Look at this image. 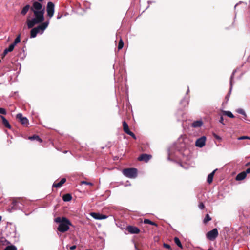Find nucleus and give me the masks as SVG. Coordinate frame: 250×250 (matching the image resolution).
<instances>
[{"mask_svg":"<svg viewBox=\"0 0 250 250\" xmlns=\"http://www.w3.org/2000/svg\"><path fill=\"white\" fill-rule=\"evenodd\" d=\"M224 119H223V117L222 116H221L220 117V120H219V122L221 124H222L223 125H225V124L224 123Z\"/></svg>","mask_w":250,"mask_h":250,"instance_id":"c9c22d12","label":"nucleus"},{"mask_svg":"<svg viewBox=\"0 0 250 250\" xmlns=\"http://www.w3.org/2000/svg\"><path fill=\"white\" fill-rule=\"evenodd\" d=\"M189 88H188V89L187 91V94H188L189 92Z\"/></svg>","mask_w":250,"mask_h":250,"instance_id":"79ce46f5","label":"nucleus"},{"mask_svg":"<svg viewBox=\"0 0 250 250\" xmlns=\"http://www.w3.org/2000/svg\"><path fill=\"white\" fill-rule=\"evenodd\" d=\"M204 207H205V206H204V204L203 203H201L199 205V208L201 209H203L204 208Z\"/></svg>","mask_w":250,"mask_h":250,"instance_id":"f704fd0d","label":"nucleus"},{"mask_svg":"<svg viewBox=\"0 0 250 250\" xmlns=\"http://www.w3.org/2000/svg\"><path fill=\"white\" fill-rule=\"evenodd\" d=\"M123 130L128 135L132 136L134 139H135L136 138L135 134L133 132H132L131 131H130L128 126V125L126 122L124 121L123 122Z\"/></svg>","mask_w":250,"mask_h":250,"instance_id":"0eeeda50","label":"nucleus"},{"mask_svg":"<svg viewBox=\"0 0 250 250\" xmlns=\"http://www.w3.org/2000/svg\"><path fill=\"white\" fill-rule=\"evenodd\" d=\"M123 174L129 178H135L137 175V170L135 168H128L123 170Z\"/></svg>","mask_w":250,"mask_h":250,"instance_id":"7ed1b4c3","label":"nucleus"},{"mask_svg":"<svg viewBox=\"0 0 250 250\" xmlns=\"http://www.w3.org/2000/svg\"><path fill=\"white\" fill-rule=\"evenodd\" d=\"M203 123L201 120L194 121L192 124V126L194 128L200 127L202 126Z\"/></svg>","mask_w":250,"mask_h":250,"instance_id":"ddd939ff","label":"nucleus"},{"mask_svg":"<svg viewBox=\"0 0 250 250\" xmlns=\"http://www.w3.org/2000/svg\"><path fill=\"white\" fill-rule=\"evenodd\" d=\"M208 250H211L209 249H208Z\"/></svg>","mask_w":250,"mask_h":250,"instance_id":"a18cd8bd","label":"nucleus"},{"mask_svg":"<svg viewBox=\"0 0 250 250\" xmlns=\"http://www.w3.org/2000/svg\"><path fill=\"white\" fill-rule=\"evenodd\" d=\"M211 220V217L209 216V215L208 214H206L205 218H204L203 221H204V223H207L209 221H210Z\"/></svg>","mask_w":250,"mask_h":250,"instance_id":"bb28decb","label":"nucleus"},{"mask_svg":"<svg viewBox=\"0 0 250 250\" xmlns=\"http://www.w3.org/2000/svg\"><path fill=\"white\" fill-rule=\"evenodd\" d=\"M15 45L14 44H13L12 43L7 48V49L10 52H11L13 50L14 48Z\"/></svg>","mask_w":250,"mask_h":250,"instance_id":"7c9ffc66","label":"nucleus"},{"mask_svg":"<svg viewBox=\"0 0 250 250\" xmlns=\"http://www.w3.org/2000/svg\"><path fill=\"white\" fill-rule=\"evenodd\" d=\"M235 72V71H234L233 72V73H232V75L231 76V77H230V90H229V94L226 97V98H227V100H228V98L229 96L230 93L231 89H232V79H233V77L234 76Z\"/></svg>","mask_w":250,"mask_h":250,"instance_id":"aec40b11","label":"nucleus"},{"mask_svg":"<svg viewBox=\"0 0 250 250\" xmlns=\"http://www.w3.org/2000/svg\"><path fill=\"white\" fill-rule=\"evenodd\" d=\"M175 243L180 248H182V245L179 240V239L177 237H175L174 239Z\"/></svg>","mask_w":250,"mask_h":250,"instance_id":"b1692460","label":"nucleus"},{"mask_svg":"<svg viewBox=\"0 0 250 250\" xmlns=\"http://www.w3.org/2000/svg\"><path fill=\"white\" fill-rule=\"evenodd\" d=\"M151 156L150 155L143 154L139 157L138 160L139 161H144L145 162H147L151 159Z\"/></svg>","mask_w":250,"mask_h":250,"instance_id":"9b49d317","label":"nucleus"},{"mask_svg":"<svg viewBox=\"0 0 250 250\" xmlns=\"http://www.w3.org/2000/svg\"><path fill=\"white\" fill-rule=\"evenodd\" d=\"M20 42V35H18L15 39L14 42L12 43L15 46L18 43Z\"/></svg>","mask_w":250,"mask_h":250,"instance_id":"cd10ccee","label":"nucleus"},{"mask_svg":"<svg viewBox=\"0 0 250 250\" xmlns=\"http://www.w3.org/2000/svg\"><path fill=\"white\" fill-rule=\"evenodd\" d=\"M247 174L245 171H243L239 173L236 177L237 181H241L244 179L246 177Z\"/></svg>","mask_w":250,"mask_h":250,"instance_id":"f8f14e48","label":"nucleus"},{"mask_svg":"<svg viewBox=\"0 0 250 250\" xmlns=\"http://www.w3.org/2000/svg\"><path fill=\"white\" fill-rule=\"evenodd\" d=\"M63 200L65 202H68L71 200L72 196L70 194H66L63 196Z\"/></svg>","mask_w":250,"mask_h":250,"instance_id":"412c9836","label":"nucleus"},{"mask_svg":"<svg viewBox=\"0 0 250 250\" xmlns=\"http://www.w3.org/2000/svg\"><path fill=\"white\" fill-rule=\"evenodd\" d=\"M47 13L50 18H52L54 13V4L52 2H48L47 5Z\"/></svg>","mask_w":250,"mask_h":250,"instance_id":"39448f33","label":"nucleus"},{"mask_svg":"<svg viewBox=\"0 0 250 250\" xmlns=\"http://www.w3.org/2000/svg\"><path fill=\"white\" fill-rule=\"evenodd\" d=\"M101 220L102 219H106L107 218V216L105 215H103V214H101Z\"/></svg>","mask_w":250,"mask_h":250,"instance_id":"e433bc0d","label":"nucleus"},{"mask_svg":"<svg viewBox=\"0 0 250 250\" xmlns=\"http://www.w3.org/2000/svg\"><path fill=\"white\" fill-rule=\"evenodd\" d=\"M0 114L5 115L6 114L5 109L3 108H0Z\"/></svg>","mask_w":250,"mask_h":250,"instance_id":"473e14b6","label":"nucleus"},{"mask_svg":"<svg viewBox=\"0 0 250 250\" xmlns=\"http://www.w3.org/2000/svg\"><path fill=\"white\" fill-rule=\"evenodd\" d=\"M90 215L95 219L101 220V214L99 213L92 212L90 213Z\"/></svg>","mask_w":250,"mask_h":250,"instance_id":"a211bd4d","label":"nucleus"},{"mask_svg":"<svg viewBox=\"0 0 250 250\" xmlns=\"http://www.w3.org/2000/svg\"><path fill=\"white\" fill-rule=\"evenodd\" d=\"M66 182L65 178H62L61 180V181L58 183H54L53 185V187L59 188H60L65 182Z\"/></svg>","mask_w":250,"mask_h":250,"instance_id":"4468645a","label":"nucleus"},{"mask_svg":"<svg viewBox=\"0 0 250 250\" xmlns=\"http://www.w3.org/2000/svg\"><path fill=\"white\" fill-rule=\"evenodd\" d=\"M237 112L239 114H241L245 116H246V114L245 112L242 109L239 108V109H237Z\"/></svg>","mask_w":250,"mask_h":250,"instance_id":"c756f323","label":"nucleus"},{"mask_svg":"<svg viewBox=\"0 0 250 250\" xmlns=\"http://www.w3.org/2000/svg\"><path fill=\"white\" fill-rule=\"evenodd\" d=\"M38 33H40L36 27L32 29L30 32V37L32 38L36 37Z\"/></svg>","mask_w":250,"mask_h":250,"instance_id":"dca6fc26","label":"nucleus"},{"mask_svg":"<svg viewBox=\"0 0 250 250\" xmlns=\"http://www.w3.org/2000/svg\"><path fill=\"white\" fill-rule=\"evenodd\" d=\"M76 248V246L75 245H74V246H72L71 247H70V249L71 250H73L74 249H75Z\"/></svg>","mask_w":250,"mask_h":250,"instance_id":"ea45409f","label":"nucleus"},{"mask_svg":"<svg viewBox=\"0 0 250 250\" xmlns=\"http://www.w3.org/2000/svg\"><path fill=\"white\" fill-rule=\"evenodd\" d=\"M126 230L131 234H138L140 232V230L137 227L131 226H128Z\"/></svg>","mask_w":250,"mask_h":250,"instance_id":"9d476101","label":"nucleus"},{"mask_svg":"<svg viewBox=\"0 0 250 250\" xmlns=\"http://www.w3.org/2000/svg\"><path fill=\"white\" fill-rule=\"evenodd\" d=\"M238 139L239 140H244V139H250V137L247 136H241V137L238 138Z\"/></svg>","mask_w":250,"mask_h":250,"instance_id":"2f4dec72","label":"nucleus"},{"mask_svg":"<svg viewBox=\"0 0 250 250\" xmlns=\"http://www.w3.org/2000/svg\"><path fill=\"white\" fill-rule=\"evenodd\" d=\"M0 117L1 118L3 124L5 125V126L8 128H11V125L6 119L4 116L1 115H0Z\"/></svg>","mask_w":250,"mask_h":250,"instance_id":"2eb2a0df","label":"nucleus"},{"mask_svg":"<svg viewBox=\"0 0 250 250\" xmlns=\"http://www.w3.org/2000/svg\"><path fill=\"white\" fill-rule=\"evenodd\" d=\"M44 8L42 4L37 1L33 3L31 10L33 12L34 18H28L26 21L28 28H32L36 24L42 23L44 19Z\"/></svg>","mask_w":250,"mask_h":250,"instance_id":"f257e3e1","label":"nucleus"},{"mask_svg":"<svg viewBox=\"0 0 250 250\" xmlns=\"http://www.w3.org/2000/svg\"><path fill=\"white\" fill-rule=\"evenodd\" d=\"M216 170L213 171L211 173H210L208 176L207 181L208 183H211L212 182L214 174L215 173Z\"/></svg>","mask_w":250,"mask_h":250,"instance_id":"f3484780","label":"nucleus"},{"mask_svg":"<svg viewBox=\"0 0 250 250\" xmlns=\"http://www.w3.org/2000/svg\"><path fill=\"white\" fill-rule=\"evenodd\" d=\"M29 139L31 140H36L40 142H42V140L38 135H33L32 136L29 137Z\"/></svg>","mask_w":250,"mask_h":250,"instance_id":"4be33fe9","label":"nucleus"},{"mask_svg":"<svg viewBox=\"0 0 250 250\" xmlns=\"http://www.w3.org/2000/svg\"><path fill=\"white\" fill-rule=\"evenodd\" d=\"M216 138L217 139H220V137L219 136H216Z\"/></svg>","mask_w":250,"mask_h":250,"instance_id":"37998d69","label":"nucleus"},{"mask_svg":"<svg viewBox=\"0 0 250 250\" xmlns=\"http://www.w3.org/2000/svg\"><path fill=\"white\" fill-rule=\"evenodd\" d=\"M30 8V5H26L25 6H24L23 9H22L21 14L22 15H25L28 11L29 9Z\"/></svg>","mask_w":250,"mask_h":250,"instance_id":"6ab92c4d","label":"nucleus"},{"mask_svg":"<svg viewBox=\"0 0 250 250\" xmlns=\"http://www.w3.org/2000/svg\"><path fill=\"white\" fill-rule=\"evenodd\" d=\"M54 222L59 223V226L57 229L59 231L63 233L67 230L70 228V226L72 225L70 221L66 217H58L54 219Z\"/></svg>","mask_w":250,"mask_h":250,"instance_id":"f03ea898","label":"nucleus"},{"mask_svg":"<svg viewBox=\"0 0 250 250\" xmlns=\"http://www.w3.org/2000/svg\"><path fill=\"white\" fill-rule=\"evenodd\" d=\"M144 222L145 224H150L152 225H154V226H157V224L155 222H153L149 219H145Z\"/></svg>","mask_w":250,"mask_h":250,"instance_id":"393cba45","label":"nucleus"},{"mask_svg":"<svg viewBox=\"0 0 250 250\" xmlns=\"http://www.w3.org/2000/svg\"><path fill=\"white\" fill-rule=\"evenodd\" d=\"M16 117L23 125H24L26 126L28 125V119L25 117H23L21 113H18Z\"/></svg>","mask_w":250,"mask_h":250,"instance_id":"1a4fd4ad","label":"nucleus"},{"mask_svg":"<svg viewBox=\"0 0 250 250\" xmlns=\"http://www.w3.org/2000/svg\"><path fill=\"white\" fill-rule=\"evenodd\" d=\"M206 137L205 136H202L201 137L197 139L195 142V146L199 148H202L205 146L206 141Z\"/></svg>","mask_w":250,"mask_h":250,"instance_id":"423d86ee","label":"nucleus"},{"mask_svg":"<svg viewBox=\"0 0 250 250\" xmlns=\"http://www.w3.org/2000/svg\"><path fill=\"white\" fill-rule=\"evenodd\" d=\"M245 172H246V174L247 173H250V167L248 168Z\"/></svg>","mask_w":250,"mask_h":250,"instance_id":"a19ab883","label":"nucleus"},{"mask_svg":"<svg viewBox=\"0 0 250 250\" xmlns=\"http://www.w3.org/2000/svg\"><path fill=\"white\" fill-rule=\"evenodd\" d=\"M123 46H124V42H123V41H122V40L121 39L119 41V42L118 46V49H119V50L121 49L123 47Z\"/></svg>","mask_w":250,"mask_h":250,"instance_id":"c85d7f7f","label":"nucleus"},{"mask_svg":"<svg viewBox=\"0 0 250 250\" xmlns=\"http://www.w3.org/2000/svg\"><path fill=\"white\" fill-rule=\"evenodd\" d=\"M38 0V1H43V0Z\"/></svg>","mask_w":250,"mask_h":250,"instance_id":"c03bdc74","label":"nucleus"},{"mask_svg":"<svg viewBox=\"0 0 250 250\" xmlns=\"http://www.w3.org/2000/svg\"><path fill=\"white\" fill-rule=\"evenodd\" d=\"M223 114L225 115H226L230 118H234V116L233 115V114L229 111H223Z\"/></svg>","mask_w":250,"mask_h":250,"instance_id":"5701e85b","label":"nucleus"},{"mask_svg":"<svg viewBox=\"0 0 250 250\" xmlns=\"http://www.w3.org/2000/svg\"><path fill=\"white\" fill-rule=\"evenodd\" d=\"M218 235V231L217 229L215 228L208 231L207 234V237L210 240H214Z\"/></svg>","mask_w":250,"mask_h":250,"instance_id":"20e7f679","label":"nucleus"},{"mask_svg":"<svg viewBox=\"0 0 250 250\" xmlns=\"http://www.w3.org/2000/svg\"><path fill=\"white\" fill-rule=\"evenodd\" d=\"M82 184H85V185H90V186L93 185V184L92 183L87 182L84 181L82 182Z\"/></svg>","mask_w":250,"mask_h":250,"instance_id":"72a5a7b5","label":"nucleus"},{"mask_svg":"<svg viewBox=\"0 0 250 250\" xmlns=\"http://www.w3.org/2000/svg\"><path fill=\"white\" fill-rule=\"evenodd\" d=\"M249 164V165H250V163H249V164Z\"/></svg>","mask_w":250,"mask_h":250,"instance_id":"49530a36","label":"nucleus"},{"mask_svg":"<svg viewBox=\"0 0 250 250\" xmlns=\"http://www.w3.org/2000/svg\"><path fill=\"white\" fill-rule=\"evenodd\" d=\"M8 52H9V51L6 48L3 52V56H5Z\"/></svg>","mask_w":250,"mask_h":250,"instance_id":"4c0bfd02","label":"nucleus"},{"mask_svg":"<svg viewBox=\"0 0 250 250\" xmlns=\"http://www.w3.org/2000/svg\"><path fill=\"white\" fill-rule=\"evenodd\" d=\"M5 250H17V249L15 246L10 245L6 247Z\"/></svg>","mask_w":250,"mask_h":250,"instance_id":"a878e982","label":"nucleus"},{"mask_svg":"<svg viewBox=\"0 0 250 250\" xmlns=\"http://www.w3.org/2000/svg\"><path fill=\"white\" fill-rule=\"evenodd\" d=\"M49 21H46L36 27L40 34H42L45 29L48 27Z\"/></svg>","mask_w":250,"mask_h":250,"instance_id":"6e6552de","label":"nucleus"},{"mask_svg":"<svg viewBox=\"0 0 250 250\" xmlns=\"http://www.w3.org/2000/svg\"><path fill=\"white\" fill-rule=\"evenodd\" d=\"M164 247H165L166 248H167V249H170V246L168 244H164Z\"/></svg>","mask_w":250,"mask_h":250,"instance_id":"58836bf2","label":"nucleus"}]
</instances>
